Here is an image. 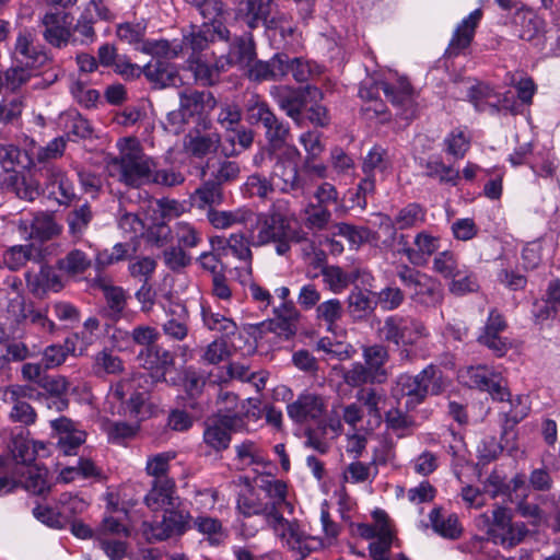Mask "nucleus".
Here are the masks:
<instances>
[{
    "label": "nucleus",
    "instance_id": "nucleus-47",
    "mask_svg": "<svg viewBox=\"0 0 560 560\" xmlns=\"http://www.w3.org/2000/svg\"><path fill=\"white\" fill-rule=\"evenodd\" d=\"M0 164L5 172H15L16 167L23 170L32 167L34 158L14 144H1Z\"/></svg>",
    "mask_w": 560,
    "mask_h": 560
},
{
    "label": "nucleus",
    "instance_id": "nucleus-14",
    "mask_svg": "<svg viewBox=\"0 0 560 560\" xmlns=\"http://www.w3.org/2000/svg\"><path fill=\"white\" fill-rule=\"evenodd\" d=\"M44 177V191L49 199L59 206H69L77 198L73 182L67 172L56 164H47L42 168Z\"/></svg>",
    "mask_w": 560,
    "mask_h": 560
},
{
    "label": "nucleus",
    "instance_id": "nucleus-18",
    "mask_svg": "<svg viewBox=\"0 0 560 560\" xmlns=\"http://www.w3.org/2000/svg\"><path fill=\"white\" fill-rule=\"evenodd\" d=\"M275 535L279 537L291 550L298 551L302 557L311 551V538L301 528L296 521H288L283 513L270 517V524Z\"/></svg>",
    "mask_w": 560,
    "mask_h": 560
},
{
    "label": "nucleus",
    "instance_id": "nucleus-58",
    "mask_svg": "<svg viewBox=\"0 0 560 560\" xmlns=\"http://www.w3.org/2000/svg\"><path fill=\"white\" fill-rule=\"evenodd\" d=\"M201 316L202 322L208 329L220 332L224 337L233 336L237 330V326L233 319L219 313H213L205 306H201Z\"/></svg>",
    "mask_w": 560,
    "mask_h": 560
},
{
    "label": "nucleus",
    "instance_id": "nucleus-46",
    "mask_svg": "<svg viewBox=\"0 0 560 560\" xmlns=\"http://www.w3.org/2000/svg\"><path fill=\"white\" fill-rule=\"evenodd\" d=\"M237 510L245 517L264 515L268 525L270 524V517L275 516L268 503L260 500L252 489L238 494Z\"/></svg>",
    "mask_w": 560,
    "mask_h": 560
},
{
    "label": "nucleus",
    "instance_id": "nucleus-40",
    "mask_svg": "<svg viewBox=\"0 0 560 560\" xmlns=\"http://www.w3.org/2000/svg\"><path fill=\"white\" fill-rule=\"evenodd\" d=\"M423 167L425 176L436 179L441 185L456 187L462 180L459 171L446 165L439 156L430 158Z\"/></svg>",
    "mask_w": 560,
    "mask_h": 560
},
{
    "label": "nucleus",
    "instance_id": "nucleus-39",
    "mask_svg": "<svg viewBox=\"0 0 560 560\" xmlns=\"http://www.w3.org/2000/svg\"><path fill=\"white\" fill-rule=\"evenodd\" d=\"M183 43L179 42V38L166 39V38H148L141 47H139V51L145 55H149L153 58H163V59H175L183 55Z\"/></svg>",
    "mask_w": 560,
    "mask_h": 560
},
{
    "label": "nucleus",
    "instance_id": "nucleus-52",
    "mask_svg": "<svg viewBox=\"0 0 560 560\" xmlns=\"http://www.w3.org/2000/svg\"><path fill=\"white\" fill-rule=\"evenodd\" d=\"M91 264V258L84 252L74 248L65 257L58 259L56 267L68 276H77L88 270Z\"/></svg>",
    "mask_w": 560,
    "mask_h": 560
},
{
    "label": "nucleus",
    "instance_id": "nucleus-36",
    "mask_svg": "<svg viewBox=\"0 0 560 560\" xmlns=\"http://www.w3.org/2000/svg\"><path fill=\"white\" fill-rule=\"evenodd\" d=\"M512 521V515L509 509L497 506L492 510L491 516L487 517L486 537L475 536L469 541V547L472 551H480L483 545L489 542L493 535L498 534L503 527L508 526Z\"/></svg>",
    "mask_w": 560,
    "mask_h": 560
},
{
    "label": "nucleus",
    "instance_id": "nucleus-28",
    "mask_svg": "<svg viewBox=\"0 0 560 560\" xmlns=\"http://www.w3.org/2000/svg\"><path fill=\"white\" fill-rule=\"evenodd\" d=\"M220 143V133L215 131L202 133L198 129L190 130L184 139L185 151L196 159H203L215 153Z\"/></svg>",
    "mask_w": 560,
    "mask_h": 560
},
{
    "label": "nucleus",
    "instance_id": "nucleus-19",
    "mask_svg": "<svg viewBox=\"0 0 560 560\" xmlns=\"http://www.w3.org/2000/svg\"><path fill=\"white\" fill-rule=\"evenodd\" d=\"M166 319L161 325L163 335L171 341H184L189 334V312L179 301L161 305Z\"/></svg>",
    "mask_w": 560,
    "mask_h": 560
},
{
    "label": "nucleus",
    "instance_id": "nucleus-4",
    "mask_svg": "<svg viewBox=\"0 0 560 560\" xmlns=\"http://www.w3.org/2000/svg\"><path fill=\"white\" fill-rule=\"evenodd\" d=\"M119 155L108 163V171L120 183L127 186L139 187L151 183L155 162L148 156L136 138H121L117 141Z\"/></svg>",
    "mask_w": 560,
    "mask_h": 560
},
{
    "label": "nucleus",
    "instance_id": "nucleus-63",
    "mask_svg": "<svg viewBox=\"0 0 560 560\" xmlns=\"http://www.w3.org/2000/svg\"><path fill=\"white\" fill-rule=\"evenodd\" d=\"M61 122L63 124V130L67 133V137H75L80 139H85L91 137L92 128L88 119L82 117L77 112H69L63 114L61 117Z\"/></svg>",
    "mask_w": 560,
    "mask_h": 560
},
{
    "label": "nucleus",
    "instance_id": "nucleus-29",
    "mask_svg": "<svg viewBox=\"0 0 560 560\" xmlns=\"http://www.w3.org/2000/svg\"><path fill=\"white\" fill-rule=\"evenodd\" d=\"M285 59L282 52L275 54L269 60L253 61L247 70L249 80L255 82L277 81L285 77Z\"/></svg>",
    "mask_w": 560,
    "mask_h": 560
},
{
    "label": "nucleus",
    "instance_id": "nucleus-55",
    "mask_svg": "<svg viewBox=\"0 0 560 560\" xmlns=\"http://www.w3.org/2000/svg\"><path fill=\"white\" fill-rule=\"evenodd\" d=\"M147 24L144 22H125L116 27V36L124 43H127L136 50L148 39L145 38Z\"/></svg>",
    "mask_w": 560,
    "mask_h": 560
},
{
    "label": "nucleus",
    "instance_id": "nucleus-48",
    "mask_svg": "<svg viewBox=\"0 0 560 560\" xmlns=\"http://www.w3.org/2000/svg\"><path fill=\"white\" fill-rule=\"evenodd\" d=\"M40 392L26 384H11L0 388V399L11 408L20 407L27 400H36L40 397Z\"/></svg>",
    "mask_w": 560,
    "mask_h": 560
},
{
    "label": "nucleus",
    "instance_id": "nucleus-22",
    "mask_svg": "<svg viewBox=\"0 0 560 560\" xmlns=\"http://www.w3.org/2000/svg\"><path fill=\"white\" fill-rule=\"evenodd\" d=\"M50 425L58 435V450L65 455H75L86 440V433L81 425L66 417L51 420Z\"/></svg>",
    "mask_w": 560,
    "mask_h": 560
},
{
    "label": "nucleus",
    "instance_id": "nucleus-38",
    "mask_svg": "<svg viewBox=\"0 0 560 560\" xmlns=\"http://www.w3.org/2000/svg\"><path fill=\"white\" fill-rule=\"evenodd\" d=\"M429 521L434 533L443 538L457 539L462 534V526L457 515L446 513L441 508L431 510Z\"/></svg>",
    "mask_w": 560,
    "mask_h": 560
},
{
    "label": "nucleus",
    "instance_id": "nucleus-20",
    "mask_svg": "<svg viewBox=\"0 0 560 560\" xmlns=\"http://www.w3.org/2000/svg\"><path fill=\"white\" fill-rule=\"evenodd\" d=\"M470 385L480 390L488 392L492 399L498 401H510L511 394L506 387V381L500 373L491 372L487 366H476L468 370Z\"/></svg>",
    "mask_w": 560,
    "mask_h": 560
},
{
    "label": "nucleus",
    "instance_id": "nucleus-44",
    "mask_svg": "<svg viewBox=\"0 0 560 560\" xmlns=\"http://www.w3.org/2000/svg\"><path fill=\"white\" fill-rule=\"evenodd\" d=\"M94 218L91 206L88 202L75 207L67 214L68 233L75 241H81Z\"/></svg>",
    "mask_w": 560,
    "mask_h": 560
},
{
    "label": "nucleus",
    "instance_id": "nucleus-2",
    "mask_svg": "<svg viewBox=\"0 0 560 560\" xmlns=\"http://www.w3.org/2000/svg\"><path fill=\"white\" fill-rule=\"evenodd\" d=\"M175 482L172 478L152 481L151 489L144 497V504L153 512L163 511L160 521L143 522L141 532L149 542L161 541L185 533L189 513L178 508Z\"/></svg>",
    "mask_w": 560,
    "mask_h": 560
},
{
    "label": "nucleus",
    "instance_id": "nucleus-13",
    "mask_svg": "<svg viewBox=\"0 0 560 560\" xmlns=\"http://www.w3.org/2000/svg\"><path fill=\"white\" fill-rule=\"evenodd\" d=\"M327 412V399L313 392H302L295 400L287 405L288 417L296 424L310 421L316 423L325 421Z\"/></svg>",
    "mask_w": 560,
    "mask_h": 560
},
{
    "label": "nucleus",
    "instance_id": "nucleus-45",
    "mask_svg": "<svg viewBox=\"0 0 560 560\" xmlns=\"http://www.w3.org/2000/svg\"><path fill=\"white\" fill-rule=\"evenodd\" d=\"M206 167L207 171H203V174L208 175L209 179L221 187L235 182L241 173V167L237 162L225 159H220L213 164L208 162Z\"/></svg>",
    "mask_w": 560,
    "mask_h": 560
},
{
    "label": "nucleus",
    "instance_id": "nucleus-57",
    "mask_svg": "<svg viewBox=\"0 0 560 560\" xmlns=\"http://www.w3.org/2000/svg\"><path fill=\"white\" fill-rule=\"evenodd\" d=\"M75 349V341L72 338H67L63 345H51L48 346L43 353V364L45 369H55L61 365L69 353Z\"/></svg>",
    "mask_w": 560,
    "mask_h": 560
},
{
    "label": "nucleus",
    "instance_id": "nucleus-25",
    "mask_svg": "<svg viewBox=\"0 0 560 560\" xmlns=\"http://www.w3.org/2000/svg\"><path fill=\"white\" fill-rule=\"evenodd\" d=\"M382 90L386 98L396 106H408L412 102V90L408 82H400L399 88L386 83V82H363L359 95L363 100H374L377 97L378 91Z\"/></svg>",
    "mask_w": 560,
    "mask_h": 560
},
{
    "label": "nucleus",
    "instance_id": "nucleus-53",
    "mask_svg": "<svg viewBox=\"0 0 560 560\" xmlns=\"http://www.w3.org/2000/svg\"><path fill=\"white\" fill-rule=\"evenodd\" d=\"M375 308V302L370 296V292L353 290L348 296V312L355 320L366 318Z\"/></svg>",
    "mask_w": 560,
    "mask_h": 560
},
{
    "label": "nucleus",
    "instance_id": "nucleus-7",
    "mask_svg": "<svg viewBox=\"0 0 560 560\" xmlns=\"http://www.w3.org/2000/svg\"><path fill=\"white\" fill-rule=\"evenodd\" d=\"M148 394L135 389L129 377H122L114 383L107 394V402L113 415L124 416L140 421L150 413L148 409Z\"/></svg>",
    "mask_w": 560,
    "mask_h": 560
},
{
    "label": "nucleus",
    "instance_id": "nucleus-31",
    "mask_svg": "<svg viewBox=\"0 0 560 560\" xmlns=\"http://www.w3.org/2000/svg\"><path fill=\"white\" fill-rule=\"evenodd\" d=\"M412 244V249H407V259L413 266H423L439 252L441 238L423 230L415 235Z\"/></svg>",
    "mask_w": 560,
    "mask_h": 560
},
{
    "label": "nucleus",
    "instance_id": "nucleus-6",
    "mask_svg": "<svg viewBox=\"0 0 560 560\" xmlns=\"http://www.w3.org/2000/svg\"><path fill=\"white\" fill-rule=\"evenodd\" d=\"M273 162L270 178L276 190L294 197L305 195V180L299 174L300 152L295 147L268 153Z\"/></svg>",
    "mask_w": 560,
    "mask_h": 560
},
{
    "label": "nucleus",
    "instance_id": "nucleus-43",
    "mask_svg": "<svg viewBox=\"0 0 560 560\" xmlns=\"http://www.w3.org/2000/svg\"><path fill=\"white\" fill-rule=\"evenodd\" d=\"M125 371L121 358L110 349H103L93 357L92 372L97 377L106 375H119Z\"/></svg>",
    "mask_w": 560,
    "mask_h": 560
},
{
    "label": "nucleus",
    "instance_id": "nucleus-33",
    "mask_svg": "<svg viewBox=\"0 0 560 560\" xmlns=\"http://www.w3.org/2000/svg\"><path fill=\"white\" fill-rule=\"evenodd\" d=\"M143 75L152 88L156 90L177 86L182 83V79L176 67L161 60L147 63L144 66Z\"/></svg>",
    "mask_w": 560,
    "mask_h": 560
},
{
    "label": "nucleus",
    "instance_id": "nucleus-3",
    "mask_svg": "<svg viewBox=\"0 0 560 560\" xmlns=\"http://www.w3.org/2000/svg\"><path fill=\"white\" fill-rule=\"evenodd\" d=\"M247 234L254 247L275 243L279 255L290 250L291 242L305 240V233L291 229L288 217L280 211V205H273L267 212H254Z\"/></svg>",
    "mask_w": 560,
    "mask_h": 560
},
{
    "label": "nucleus",
    "instance_id": "nucleus-51",
    "mask_svg": "<svg viewBox=\"0 0 560 560\" xmlns=\"http://www.w3.org/2000/svg\"><path fill=\"white\" fill-rule=\"evenodd\" d=\"M272 0H246L245 18L249 28H256L259 24L268 25L272 11Z\"/></svg>",
    "mask_w": 560,
    "mask_h": 560
},
{
    "label": "nucleus",
    "instance_id": "nucleus-49",
    "mask_svg": "<svg viewBox=\"0 0 560 560\" xmlns=\"http://www.w3.org/2000/svg\"><path fill=\"white\" fill-rule=\"evenodd\" d=\"M320 273L323 282L336 294L346 290L359 277L358 271L346 272L338 266H325L322 268Z\"/></svg>",
    "mask_w": 560,
    "mask_h": 560
},
{
    "label": "nucleus",
    "instance_id": "nucleus-62",
    "mask_svg": "<svg viewBox=\"0 0 560 560\" xmlns=\"http://www.w3.org/2000/svg\"><path fill=\"white\" fill-rule=\"evenodd\" d=\"M236 459L244 466L265 465L266 459L261 447L252 440H244L234 446Z\"/></svg>",
    "mask_w": 560,
    "mask_h": 560
},
{
    "label": "nucleus",
    "instance_id": "nucleus-42",
    "mask_svg": "<svg viewBox=\"0 0 560 560\" xmlns=\"http://www.w3.org/2000/svg\"><path fill=\"white\" fill-rule=\"evenodd\" d=\"M362 357L364 359L363 364L374 374V376L378 380V383H383L387 377V372L384 368L385 363L389 359L387 347L384 345H372L363 347Z\"/></svg>",
    "mask_w": 560,
    "mask_h": 560
},
{
    "label": "nucleus",
    "instance_id": "nucleus-16",
    "mask_svg": "<svg viewBox=\"0 0 560 560\" xmlns=\"http://www.w3.org/2000/svg\"><path fill=\"white\" fill-rule=\"evenodd\" d=\"M18 232L25 241H48L61 232L52 215L44 212L32 213L18 221Z\"/></svg>",
    "mask_w": 560,
    "mask_h": 560
},
{
    "label": "nucleus",
    "instance_id": "nucleus-61",
    "mask_svg": "<svg viewBox=\"0 0 560 560\" xmlns=\"http://www.w3.org/2000/svg\"><path fill=\"white\" fill-rule=\"evenodd\" d=\"M278 319L279 334L284 335L287 338L295 334V323L299 319V312L292 302H282L281 305L275 308Z\"/></svg>",
    "mask_w": 560,
    "mask_h": 560
},
{
    "label": "nucleus",
    "instance_id": "nucleus-11",
    "mask_svg": "<svg viewBox=\"0 0 560 560\" xmlns=\"http://www.w3.org/2000/svg\"><path fill=\"white\" fill-rule=\"evenodd\" d=\"M215 40H230V31L224 24L202 23L201 26L191 25L183 33L179 42L183 43V54L189 52L188 57H207L205 51Z\"/></svg>",
    "mask_w": 560,
    "mask_h": 560
},
{
    "label": "nucleus",
    "instance_id": "nucleus-17",
    "mask_svg": "<svg viewBox=\"0 0 560 560\" xmlns=\"http://www.w3.org/2000/svg\"><path fill=\"white\" fill-rule=\"evenodd\" d=\"M508 328L503 315L495 308L489 312L482 332L478 336V342L487 347L495 357L502 358L511 349L509 338L501 334Z\"/></svg>",
    "mask_w": 560,
    "mask_h": 560
},
{
    "label": "nucleus",
    "instance_id": "nucleus-41",
    "mask_svg": "<svg viewBox=\"0 0 560 560\" xmlns=\"http://www.w3.org/2000/svg\"><path fill=\"white\" fill-rule=\"evenodd\" d=\"M427 220V210L417 202H411L397 211L394 219L388 221L394 230L393 235H396L397 230H406L417 228L423 224Z\"/></svg>",
    "mask_w": 560,
    "mask_h": 560
},
{
    "label": "nucleus",
    "instance_id": "nucleus-15",
    "mask_svg": "<svg viewBox=\"0 0 560 560\" xmlns=\"http://www.w3.org/2000/svg\"><path fill=\"white\" fill-rule=\"evenodd\" d=\"M69 18L70 14L62 11H48L43 14L38 27L47 45L56 49L71 46Z\"/></svg>",
    "mask_w": 560,
    "mask_h": 560
},
{
    "label": "nucleus",
    "instance_id": "nucleus-60",
    "mask_svg": "<svg viewBox=\"0 0 560 560\" xmlns=\"http://www.w3.org/2000/svg\"><path fill=\"white\" fill-rule=\"evenodd\" d=\"M392 166L388 152L382 145H373L362 163V171L364 174L374 175V171L385 172Z\"/></svg>",
    "mask_w": 560,
    "mask_h": 560
},
{
    "label": "nucleus",
    "instance_id": "nucleus-32",
    "mask_svg": "<svg viewBox=\"0 0 560 560\" xmlns=\"http://www.w3.org/2000/svg\"><path fill=\"white\" fill-rule=\"evenodd\" d=\"M188 68L194 73V78L197 83L202 86H212L220 81V75L226 72L223 62H221L220 56L214 59L212 63L209 62L207 57L187 58Z\"/></svg>",
    "mask_w": 560,
    "mask_h": 560
},
{
    "label": "nucleus",
    "instance_id": "nucleus-64",
    "mask_svg": "<svg viewBox=\"0 0 560 560\" xmlns=\"http://www.w3.org/2000/svg\"><path fill=\"white\" fill-rule=\"evenodd\" d=\"M331 220L328 208L310 201L304 208V224L310 230H324Z\"/></svg>",
    "mask_w": 560,
    "mask_h": 560
},
{
    "label": "nucleus",
    "instance_id": "nucleus-54",
    "mask_svg": "<svg viewBox=\"0 0 560 560\" xmlns=\"http://www.w3.org/2000/svg\"><path fill=\"white\" fill-rule=\"evenodd\" d=\"M223 200L222 187L207 178L203 184L196 189L192 196V202L200 209L220 205Z\"/></svg>",
    "mask_w": 560,
    "mask_h": 560
},
{
    "label": "nucleus",
    "instance_id": "nucleus-12",
    "mask_svg": "<svg viewBox=\"0 0 560 560\" xmlns=\"http://www.w3.org/2000/svg\"><path fill=\"white\" fill-rule=\"evenodd\" d=\"M12 59L14 63L39 69L51 61L48 49L38 43L31 30H21L15 38L12 49Z\"/></svg>",
    "mask_w": 560,
    "mask_h": 560
},
{
    "label": "nucleus",
    "instance_id": "nucleus-56",
    "mask_svg": "<svg viewBox=\"0 0 560 560\" xmlns=\"http://www.w3.org/2000/svg\"><path fill=\"white\" fill-rule=\"evenodd\" d=\"M315 312L316 319L325 323L328 331H334L337 322L342 318L343 305L338 299H329L319 303Z\"/></svg>",
    "mask_w": 560,
    "mask_h": 560
},
{
    "label": "nucleus",
    "instance_id": "nucleus-21",
    "mask_svg": "<svg viewBox=\"0 0 560 560\" xmlns=\"http://www.w3.org/2000/svg\"><path fill=\"white\" fill-rule=\"evenodd\" d=\"M8 312L14 315L18 323L25 322L35 326L42 336L50 335L56 329V324L48 318L46 312L35 310L32 304L26 305L22 295L10 300Z\"/></svg>",
    "mask_w": 560,
    "mask_h": 560
},
{
    "label": "nucleus",
    "instance_id": "nucleus-30",
    "mask_svg": "<svg viewBox=\"0 0 560 560\" xmlns=\"http://www.w3.org/2000/svg\"><path fill=\"white\" fill-rule=\"evenodd\" d=\"M514 23L521 26L518 37L526 42L537 40L536 45L542 44L546 22L535 14L529 8L521 7L514 13Z\"/></svg>",
    "mask_w": 560,
    "mask_h": 560
},
{
    "label": "nucleus",
    "instance_id": "nucleus-10",
    "mask_svg": "<svg viewBox=\"0 0 560 560\" xmlns=\"http://www.w3.org/2000/svg\"><path fill=\"white\" fill-rule=\"evenodd\" d=\"M441 389V371L430 364L417 375L401 374L397 377L396 390L407 397V405H418L428 394H438Z\"/></svg>",
    "mask_w": 560,
    "mask_h": 560
},
{
    "label": "nucleus",
    "instance_id": "nucleus-5",
    "mask_svg": "<svg viewBox=\"0 0 560 560\" xmlns=\"http://www.w3.org/2000/svg\"><path fill=\"white\" fill-rule=\"evenodd\" d=\"M382 340L393 343L398 348L401 360H411V352L408 347L416 345L429 336L425 325L409 315L395 314L387 316L378 329Z\"/></svg>",
    "mask_w": 560,
    "mask_h": 560
},
{
    "label": "nucleus",
    "instance_id": "nucleus-24",
    "mask_svg": "<svg viewBox=\"0 0 560 560\" xmlns=\"http://www.w3.org/2000/svg\"><path fill=\"white\" fill-rule=\"evenodd\" d=\"M137 360L143 369L152 373L156 381H165L166 373L175 362L173 353L159 345L141 349Z\"/></svg>",
    "mask_w": 560,
    "mask_h": 560
},
{
    "label": "nucleus",
    "instance_id": "nucleus-9",
    "mask_svg": "<svg viewBox=\"0 0 560 560\" xmlns=\"http://www.w3.org/2000/svg\"><path fill=\"white\" fill-rule=\"evenodd\" d=\"M269 94L278 107L299 126L302 125L303 110L307 103L323 98V92L314 85L302 88L284 84L272 85L269 89Z\"/></svg>",
    "mask_w": 560,
    "mask_h": 560
},
{
    "label": "nucleus",
    "instance_id": "nucleus-26",
    "mask_svg": "<svg viewBox=\"0 0 560 560\" xmlns=\"http://www.w3.org/2000/svg\"><path fill=\"white\" fill-rule=\"evenodd\" d=\"M481 18V9H476L457 25L446 49V54L450 57L458 56L464 49L469 47Z\"/></svg>",
    "mask_w": 560,
    "mask_h": 560
},
{
    "label": "nucleus",
    "instance_id": "nucleus-35",
    "mask_svg": "<svg viewBox=\"0 0 560 560\" xmlns=\"http://www.w3.org/2000/svg\"><path fill=\"white\" fill-rule=\"evenodd\" d=\"M217 101L211 92L184 90L179 92V108L188 116L201 115L212 110Z\"/></svg>",
    "mask_w": 560,
    "mask_h": 560
},
{
    "label": "nucleus",
    "instance_id": "nucleus-23",
    "mask_svg": "<svg viewBox=\"0 0 560 560\" xmlns=\"http://www.w3.org/2000/svg\"><path fill=\"white\" fill-rule=\"evenodd\" d=\"M220 58L228 71L233 67L246 70L256 58L253 37L246 34L230 38L228 52L221 55Z\"/></svg>",
    "mask_w": 560,
    "mask_h": 560
},
{
    "label": "nucleus",
    "instance_id": "nucleus-27",
    "mask_svg": "<svg viewBox=\"0 0 560 560\" xmlns=\"http://www.w3.org/2000/svg\"><path fill=\"white\" fill-rule=\"evenodd\" d=\"M25 280L30 292L36 296H43L48 291L58 292L63 288L60 276L49 265H42L37 272L27 271Z\"/></svg>",
    "mask_w": 560,
    "mask_h": 560
},
{
    "label": "nucleus",
    "instance_id": "nucleus-1",
    "mask_svg": "<svg viewBox=\"0 0 560 560\" xmlns=\"http://www.w3.org/2000/svg\"><path fill=\"white\" fill-rule=\"evenodd\" d=\"M219 407L215 415L205 421L202 441L207 447L220 453L230 447L232 433H248L249 422L262 418L260 400L247 398L238 402V397L231 392H221L218 396Z\"/></svg>",
    "mask_w": 560,
    "mask_h": 560
},
{
    "label": "nucleus",
    "instance_id": "nucleus-34",
    "mask_svg": "<svg viewBox=\"0 0 560 560\" xmlns=\"http://www.w3.org/2000/svg\"><path fill=\"white\" fill-rule=\"evenodd\" d=\"M94 4H86L83 11L80 13L75 23L70 22V38L71 46H91L97 39V34L94 28L95 20L91 14V10L94 9Z\"/></svg>",
    "mask_w": 560,
    "mask_h": 560
},
{
    "label": "nucleus",
    "instance_id": "nucleus-37",
    "mask_svg": "<svg viewBox=\"0 0 560 560\" xmlns=\"http://www.w3.org/2000/svg\"><path fill=\"white\" fill-rule=\"evenodd\" d=\"M261 125L265 128L268 153L293 147L287 143V139L290 135L289 125L278 118L275 113H272Z\"/></svg>",
    "mask_w": 560,
    "mask_h": 560
},
{
    "label": "nucleus",
    "instance_id": "nucleus-8",
    "mask_svg": "<svg viewBox=\"0 0 560 560\" xmlns=\"http://www.w3.org/2000/svg\"><path fill=\"white\" fill-rule=\"evenodd\" d=\"M397 277L416 304L424 307H435L442 302L441 284L432 276L408 265H401L397 270Z\"/></svg>",
    "mask_w": 560,
    "mask_h": 560
},
{
    "label": "nucleus",
    "instance_id": "nucleus-59",
    "mask_svg": "<svg viewBox=\"0 0 560 560\" xmlns=\"http://www.w3.org/2000/svg\"><path fill=\"white\" fill-rule=\"evenodd\" d=\"M463 264L458 255L450 249L438 252L432 259V271L444 279H450Z\"/></svg>",
    "mask_w": 560,
    "mask_h": 560
},
{
    "label": "nucleus",
    "instance_id": "nucleus-50",
    "mask_svg": "<svg viewBox=\"0 0 560 560\" xmlns=\"http://www.w3.org/2000/svg\"><path fill=\"white\" fill-rule=\"evenodd\" d=\"M450 279L448 290L455 295H465L479 289L477 275L464 264Z\"/></svg>",
    "mask_w": 560,
    "mask_h": 560
}]
</instances>
